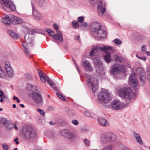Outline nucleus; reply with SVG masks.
<instances>
[{"mask_svg":"<svg viewBox=\"0 0 150 150\" xmlns=\"http://www.w3.org/2000/svg\"><path fill=\"white\" fill-rule=\"evenodd\" d=\"M0 3L2 7L5 10L6 8H8V6L9 3H11V1L9 0H0Z\"/></svg>","mask_w":150,"mask_h":150,"instance_id":"24","label":"nucleus"},{"mask_svg":"<svg viewBox=\"0 0 150 150\" xmlns=\"http://www.w3.org/2000/svg\"><path fill=\"white\" fill-rule=\"evenodd\" d=\"M116 138L117 137L115 135L110 132H107L101 135V139L103 142L105 143L108 142L114 141Z\"/></svg>","mask_w":150,"mask_h":150,"instance_id":"6","label":"nucleus"},{"mask_svg":"<svg viewBox=\"0 0 150 150\" xmlns=\"http://www.w3.org/2000/svg\"><path fill=\"white\" fill-rule=\"evenodd\" d=\"M118 93L120 97L127 100H133L135 99V95L130 88H123L119 89Z\"/></svg>","mask_w":150,"mask_h":150,"instance_id":"2","label":"nucleus"},{"mask_svg":"<svg viewBox=\"0 0 150 150\" xmlns=\"http://www.w3.org/2000/svg\"><path fill=\"white\" fill-rule=\"evenodd\" d=\"M23 131H31L33 130L32 128L30 126H25L23 127L22 129Z\"/></svg>","mask_w":150,"mask_h":150,"instance_id":"36","label":"nucleus"},{"mask_svg":"<svg viewBox=\"0 0 150 150\" xmlns=\"http://www.w3.org/2000/svg\"><path fill=\"white\" fill-rule=\"evenodd\" d=\"M72 24L73 26L76 28H77L79 27V24L77 21H74L72 22Z\"/></svg>","mask_w":150,"mask_h":150,"instance_id":"39","label":"nucleus"},{"mask_svg":"<svg viewBox=\"0 0 150 150\" xmlns=\"http://www.w3.org/2000/svg\"><path fill=\"white\" fill-rule=\"evenodd\" d=\"M5 127L8 130H11L12 129H15V130H18V128L16 125L14 126L11 120H8V121Z\"/></svg>","mask_w":150,"mask_h":150,"instance_id":"17","label":"nucleus"},{"mask_svg":"<svg viewBox=\"0 0 150 150\" xmlns=\"http://www.w3.org/2000/svg\"><path fill=\"white\" fill-rule=\"evenodd\" d=\"M8 120L6 118L3 117L0 119V126L5 127Z\"/></svg>","mask_w":150,"mask_h":150,"instance_id":"32","label":"nucleus"},{"mask_svg":"<svg viewBox=\"0 0 150 150\" xmlns=\"http://www.w3.org/2000/svg\"><path fill=\"white\" fill-rule=\"evenodd\" d=\"M22 45L24 48V51L26 54L27 55L29 53V51L28 48L27 47V45L24 43H22Z\"/></svg>","mask_w":150,"mask_h":150,"instance_id":"41","label":"nucleus"},{"mask_svg":"<svg viewBox=\"0 0 150 150\" xmlns=\"http://www.w3.org/2000/svg\"><path fill=\"white\" fill-rule=\"evenodd\" d=\"M99 54V52L98 47H93L90 53V56L93 59H94L95 57L97 58Z\"/></svg>","mask_w":150,"mask_h":150,"instance_id":"16","label":"nucleus"},{"mask_svg":"<svg viewBox=\"0 0 150 150\" xmlns=\"http://www.w3.org/2000/svg\"><path fill=\"white\" fill-rule=\"evenodd\" d=\"M84 142L87 146H89L90 145V142L88 139L84 140Z\"/></svg>","mask_w":150,"mask_h":150,"instance_id":"52","label":"nucleus"},{"mask_svg":"<svg viewBox=\"0 0 150 150\" xmlns=\"http://www.w3.org/2000/svg\"><path fill=\"white\" fill-rule=\"evenodd\" d=\"M18 137L16 138L14 140V142H15V144H19V142L18 141Z\"/></svg>","mask_w":150,"mask_h":150,"instance_id":"57","label":"nucleus"},{"mask_svg":"<svg viewBox=\"0 0 150 150\" xmlns=\"http://www.w3.org/2000/svg\"><path fill=\"white\" fill-rule=\"evenodd\" d=\"M11 22L13 24H21L23 22V20L21 18L13 15L11 16Z\"/></svg>","mask_w":150,"mask_h":150,"instance_id":"18","label":"nucleus"},{"mask_svg":"<svg viewBox=\"0 0 150 150\" xmlns=\"http://www.w3.org/2000/svg\"><path fill=\"white\" fill-rule=\"evenodd\" d=\"M71 123L74 125H77L78 124V122L76 120H74L72 121Z\"/></svg>","mask_w":150,"mask_h":150,"instance_id":"53","label":"nucleus"},{"mask_svg":"<svg viewBox=\"0 0 150 150\" xmlns=\"http://www.w3.org/2000/svg\"><path fill=\"white\" fill-rule=\"evenodd\" d=\"M134 135L136 138L137 141L140 144L142 145L143 144L142 141L141 139L140 135L137 132H134Z\"/></svg>","mask_w":150,"mask_h":150,"instance_id":"30","label":"nucleus"},{"mask_svg":"<svg viewBox=\"0 0 150 150\" xmlns=\"http://www.w3.org/2000/svg\"><path fill=\"white\" fill-rule=\"evenodd\" d=\"M50 86L54 89V90H56L57 88L56 86H55L54 84L53 83L52 85Z\"/></svg>","mask_w":150,"mask_h":150,"instance_id":"59","label":"nucleus"},{"mask_svg":"<svg viewBox=\"0 0 150 150\" xmlns=\"http://www.w3.org/2000/svg\"><path fill=\"white\" fill-rule=\"evenodd\" d=\"M56 132H44V134L45 135H49V136L52 137H56L55 136L56 134Z\"/></svg>","mask_w":150,"mask_h":150,"instance_id":"34","label":"nucleus"},{"mask_svg":"<svg viewBox=\"0 0 150 150\" xmlns=\"http://www.w3.org/2000/svg\"><path fill=\"white\" fill-rule=\"evenodd\" d=\"M8 8H6L5 10L9 11L10 10L14 11L16 10V8L15 5L11 1V3H9L8 6Z\"/></svg>","mask_w":150,"mask_h":150,"instance_id":"29","label":"nucleus"},{"mask_svg":"<svg viewBox=\"0 0 150 150\" xmlns=\"http://www.w3.org/2000/svg\"><path fill=\"white\" fill-rule=\"evenodd\" d=\"M111 106L112 109L116 110L121 109L123 107L122 103L117 100L112 101L111 103Z\"/></svg>","mask_w":150,"mask_h":150,"instance_id":"9","label":"nucleus"},{"mask_svg":"<svg viewBox=\"0 0 150 150\" xmlns=\"http://www.w3.org/2000/svg\"><path fill=\"white\" fill-rule=\"evenodd\" d=\"M26 78L29 80H31L32 78V76L31 74H26L25 75Z\"/></svg>","mask_w":150,"mask_h":150,"instance_id":"50","label":"nucleus"},{"mask_svg":"<svg viewBox=\"0 0 150 150\" xmlns=\"http://www.w3.org/2000/svg\"><path fill=\"white\" fill-rule=\"evenodd\" d=\"M25 42L28 44L30 43L33 41V35L32 33H27L25 36Z\"/></svg>","mask_w":150,"mask_h":150,"instance_id":"21","label":"nucleus"},{"mask_svg":"<svg viewBox=\"0 0 150 150\" xmlns=\"http://www.w3.org/2000/svg\"><path fill=\"white\" fill-rule=\"evenodd\" d=\"M105 3L104 1H99L97 4V7L99 12L103 14L105 11Z\"/></svg>","mask_w":150,"mask_h":150,"instance_id":"12","label":"nucleus"},{"mask_svg":"<svg viewBox=\"0 0 150 150\" xmlns=\"http://www.w3.org/2000/svg\"><path fill=\"white\" fill-rule=\"evenodd\" d=\"M37 110L42 115L45 116V112L43 110L39 108H37Z\"/></svg>","mask_w":150,"mask_h":150,"instance_id":"43","label":"nucleus"},{"mask_svg":"<svg viewBox=\"0 0 150 150\" xmlns=\"http://www.w3.org/2000/svg\"><path fill=\"white\" fill-rule=\"evenodd\" d=\"M99 50L100 51H103L105 52H107V51L109 50L112 51L115 50L113 47L107 45L99 48Z\"/></svg>","mask_w":150,"mask_h":150,"instance_id":"27","label":"nucleus"},{"mask_svg":"<svg viewBox=\"0 0 150 150\" xmlns=\"http://www.w3.org/2000/svg\"><path fill=\"white\" fill-rule=\"evenodd\" d=\"M11 21V16H6L2 19V22L6 24H10L12 22Z\"/></svg>","mask_w":150,"mask_h":150,"instance_id":"25","label":"nucleus"},{"mask_svg":"<svg viewBox=\"0 0 150 150\" xmlns=\"http://www.w3.org/2000/svg\"><path fill=\"white\" fill-rule=\"evenodd\" d=\"M87 25H88L87 23L86 22H84L81 25L83 27H87Z\"/></svg>","mask_w":150,"mask_h":150,"instance_id":"58","label":"nucleus"},{"mask_svg":"<svg viewBox=\"0 0 150 150\" xmlns=\"http://www.w3.org/2000/svg\"><path fill=\"white\" fill-rule=\"evenodd\" d=\"M98 123L101 126L106 127L108 125L107 121L104 118L99 117L97 118Z\"/></svg>","mask_w":150,"mask_h":150,"instance_id":"22","label":"nucleus"},{"mask_svg":"<svg viewBox=\"0 0 150 150\" xmlns=\"http://www.w3.org/2000/svg\"><path fill=\"white\" fill-rule=\"evenodd\" d=\"M103 65L100 66L96 68V71L98 73H100L102 74H103L104 73L103 70Z\"/></svg>","mask_w":150,"mask_h":150,"instance_id":"35","label":"nucleus"},{"mask_svg":"<svg viewBox=\"0 0 150 150\" xmlns=\"http://www.w3.org/2000/svg\"><path fill=\"white\" fill-rule=\"evenodd\" d=\"M136 56L137 58H138L139 59H141V60L144 61H145L146 60V59L145 57H140L137 54L136 55Z\"/></svg>","mask_w":150,"mask_h":150,"instance_id":"51","label":"nucleus"},{"mask_svg":"<svg viewBox=\"0 0 150 150\" xmlns=\"http://www.w3.org/2000/svg\"><path fill=\"white\" fill-rule=\"evenodd\" d=\"M113 42L116 44L119 45L122 43V41L118 38H116L114 40Z\"/></svg>","mask_w":150,"mask_h":150,"instance_id":"42","label":"nucleus"},{"mask_svg":"<svg viewBox=\"0 0 150 150\" xmlns=\"http://www.w3.org/2000/svg\"><path fill=\"white\" fill-rule=\"evenodd\" d=\"M89 128L86 126H83L81 127V131H89Z\"/></svg>","mask_w":150,"mask_h":150,"instance_id":"45","label":"nucleus"},{"mask_svg":"<svg viewBox=\"0 0 150 150\" xmlns=\"http://www.w3.org/2000/svg\"><path fill=\"white\" fill-rule=\"evenodd\" d=\"M146 74L147 78L150 80V67H149L146 69Z\"/></svg>","mask_w":150,"mask_h":150,"instance_id":"44","label":"nucleus"},{"mask_svg":"<svg viewBox=\"0 0 150 150\" xmlns=\"http://www.w3.org/2000/svg\"><path fill=\"white\" fill-rule=\"evenodd\" d=\"M62 135L68 138L72 139L75 137L74 134L72 132H59Z\"/></svg>","mask_w":150,"mask_h":150,"instance_id":"23","label":"nucleus"},{"mask_svg":"<svg viewBox=\"0 0 150 150\" xmlns=\"http://www.w3.org/2000/svg\"><path fill=\"white\" fill-rule=\"evenodd\" d=\"M8 33L12 38L14 39H17L20 37L18 35L11 30H8Z\"/></svg>","mask_w":150,"mask_h":150,"instance_id":"28","label":"nucleus"},{"mask_svg":"<svg viewBox=\"0 0 150 150\" xmlns=\"http://www.w3.org/2000/svg\"><path fill=\"white\" fill-rule=\"evenodd\" d=\"M29 95L37 103H40L42 101L41 96L38 93L34 91H30L29 93Z\"/></svg>","mask_w":150,"mask_h":150,"instance_id":"7","label":"nucleus"},{"mask_svg":"<svg viewBox=\"0 0 150 150\" xmlns=\"http://www.w3.org/2000/svg\"><path fill=\"white\" fill-rule=\"evenodd\" d=\"M84 20L83 16H80L78 17L77 19L78 21L81 23H83Z\"/></svg>","mask_w":150,"mask_h":150,"instance_id":"47","label":"nucleus"},{"mask_svg":"<svg viewBox=\"0 0 150 150\" xmlns=\"http://www.w3.org/2000/svg\"><path fill=\"white\" fill-rule=\"evenodd\" d=\"M21 137L26 139L35 137L36 134V132H20Z\"/></svg>","mask_w":150,"mask_h":150,"instance_id":"10","label":"nucleus"},{"mask_svg":"<svg viewBox=\"0 0 150 150\" xmlns=\"http://www.w3.org/2000/svg\"><path fill=\"white\" fill-rule=\"evenodd\" d=\"M57 96L61 100H64L65 99L64 97L61 95V93H57Z\"/></svg>","mask_w":150,"mask_h":150,"instance_id":"46","label":"nucleus"},{"mask_svg":"<svg viewBox=\"0 0 150 150\" xmlns=\"http://www.w3.org/2000/svg\"><path fill=\"white\" fill-rule=\"evenodd\" d=\"M3 149L4 150H8L9 148L8 145L6 143H4L2 145Z\"/></svg>","mask_w":150,"mask_h":150,"instance_id":"48","label":"nucleus"},{"mask_svg":"<svg viewBox=\"0 0 150 150\" xmlns=\"http://www.w3.org/2000/svg\"><path fill=\"white\" fill-rule=\"evenodd\" d=\"M146 49V45H143L141 47V50L143 52H145Z\"/></svg>","mask_w":150,"mask_h":150,"instance_id":"54","label":"nucleus"},{"mask_svg":"<svg viewBox=\"0 0 150 150\" xmlns=\"http://www.w3.org/2000/svg\"><path fill=\"white\" fill-rule=\"evenodd\" d=\"M49 124L52 125H55V123H54L52 121H51L50 122Z\"/></svg>","mask_w":150,"mask_h":150,"instance_id":"61","label":"nucleus"},{"mask_svg":"<svg viewBox=\"0 0 150 150\" xmlns=\"http://www.w3.org/2000/svg\"><path fill=\"white\" fill-rule=\"evenodd\" d=\"M98 97L99 102L102 104L109 103L111 100L109 94L105 92H99Z\"/></svg>","mask_w":150,"mask_h":150,"instance_id":"4","label":"nucleus"},{"mask_svg":"<svg viewBox=\"0 0 150 150\" xmlns=\"http://www.w3.org/2000/svg\"><path fill=\"white\" fill-rule=\"evenodd\" d=\"M90 28L92 32L94 33L100 29L101 27L100 23L95 22L91 24Z\"/></svg>","mask_w":150,"mask_h":150,"instance_id":"13","label":"nucleus"},{"mask_svg":"<svg viewBox=\"0 0 150 150\" xmlns=\"http://www.w3.org/2000/svg\"><path fill=\"white\" fill-rule=\"evenodd\" d=\"M38 74L41 81L44 83L46 82L49 79V77L41 70L38 69Z\"/></svg>","mask_w":150,"mask_h":150,"instance_id":"20","label":"nucleus"},{"mask_svg":"<svg viewBox=\"0 0 150 150\" xmlns=\"http://www.w3.org/2000/svg\"><path fill=\"white\" fill-rule=\"evenodd\" d=\"M146 54L148 56H150V52L147 51L146 52Z\"/></svg>","mask_w":150,"mask_h":150,"instance_id":"63","label":"nucleus"},{"mask_svg":"<svg viewBox=\"0 0 150 150\" xmlns=\"http://www.w3.org/2000/svg\"><path fill=\"white\" fill-rule=\"evenodd\" d=\"M4 95V93L2 91H0V98L2 97Z\"/></svg>","mask_w":150,"mask_h":150,"instance_id":"60","label":"nucleus"},{"mask_svg":"<svg viewBox=\"0 0 150 150\" xmlns=\"http://www.w3.org/2000/svg\"><path fill=\"white\" fill-rule=\"evenodd\" d=\"M113 57L116 61L118 62H121L122 61V57L117 55H115L113 56Z\"/></svg>","mask_w":150,"mask_h":150,"instance_id":"37","label":"nucleus"},{"mask_svg":"<svg viewBox=\"0 0 150 150\" xmlns=\"http://www.w3.org/2000/svg\"><path fill=\"white\" fill-rule=\"evenodd\" d=\"M87 82L88 84L91 86L92 91L95 92L98 88V80L94 77H93L90 75L87 76Z\"/></svg>","mask_w":150,"mask_h":150,"instance_id":"5","label":"nucleus"},{"mask_svg":"<svg viewBox=\"0 0 150 150\" xmlns=\"http://www.w3.org/2000/svg\"><path fill=\"white\" fill-rule=\"evenodd\" d=\"M31 4L33 10L32 14L35 17V19L37 21H40L42 20V15L36 9L34 4L32 1L31 2Z\"/></svg>","mask_w":150,"mask_h":150,"instance_id":"8","label":"nucleus"},{"mask_svg":"<svg viewBox=\"0 0 150 150\" xmlns=\"http://www.w3.org/2000/svg\"><path fill=\"white\" fill-rule=\"evenodd\" d=\"M46 31H47L48 33L49 34V35L50 36H53L54 35V32L52 30H50V29H48L46 28V29L45 30Z\"/></svg>","mask_w":150,"mask_h":150,"instance_id":"40","label":"nucleus"},{"mask_svg":"<svg viewBox=\"0 0 150 150\" xmlns=\"http://www.w3.org/2000/svg\"><path fill=\"white\" fill-rule=\"evenodd\" d=\"M18 99V98L16 96H13V99L14 100H17Z\"/></svg>","mask_w":150,"mask_h":150,"instance_id":"64","label":"nucleus"},{"mask_svg":"<svg viewBox=\"0 0 150 150\" xmlns=\"http://www.w3.org/2000/svg\"><path fill=\"white\" fill-rule=\"evenodd\" d=\"M122 150H130L129 149L127 148L126 147H124L123 149Z\"/></svg>","mask_w":150,"mask_h":150,"instance_id":"62","label":"nucleus"},{"mask_svg":"<svg viewBox=\"0 0 150 150\" xmlns=\"http://www.w3.org/2000/svg\"><path fill=\"white\" fill-rule=\"evenodd\" d=\"M4 68L6 72L2 68L0 65V78H4L6 76V73L10 77H12L14 75L13 68L11 65L10 62L7 60L4 61Z\"/></svg>","mask_w":150,"mask_h":150,"instance_id":"1","label":"nucleus"},{"mask_svg":"<svg viewBox=\"0 0 150 150\" xmlns=\"http://www.w3.org/2000/svg\"><path fill=\"white\" fill-rule=\"evenodd\" d=\"M82 64L83 67L86 71H91L93 70V69L91 65L86 60L82 61Z\"/></svg>","mask_w":150,"mask_h":150,"instance_id":"15","label":"nucleus"},{"mask_svg":"<svg viewBox=\"0 0 150 150\" xmlns=\"http://www.w3.org/2000/svg\"><path fill=\"white\" fill-rule=\"evenodd\" d=\"M93 63L96 68L102 64L101 62L97 59H93Z\"/></svg>","mask_w":150,"mask_h":150,"instance_id":"31","label":"nucleus"},{"mask_svg":"<svg viewBox=\"0 0 150 150\" xmlns=\"http://www.w3.org/2000/svg\"><path fill=\"white\" fill-rule=\"evenodd\" d=\"M57 34L53 36V38L55 40H58L60 41H63L62 34L61 32L60 33H57Z\"/></svg>","mask_w":150,"mask_h":150,"instance_id":"26","label":"nucleus"},{"mask_svg":"<svg viewBox=\"0 0 150 150\" xmlns=\"http://www.w3.org/2000/svg\"><path fill=\"white\" fill-rule=\"evenodd\" d=\"M94 34L100 38H104L106 37V32L105 30L101 29V28Z\"/></svg>","mask_w":150,"mask_h":150,"instance_id":"19","label":"nucleus"},{"mask_svg":"<svg viewBox=\"0 0 150 150\" xmlns=\"http://www.w3.org/2000/svg\"><path fill=\"white\" fill-rule=\"evenodd\" d=\"M104 58L107 63H109L111 61V57L110 53H108L104 56Z\"/></svg>","mask_w":150,"mask_h":150,"instance_id":"33","label":"nucleus"},{"mask_svg":"<svg viewBox=\"0 0 150 150\" xmlns=\"http://www.w3.org/2000/svg\"><path fill=\"white\" fill-rule=\"evenodd\" d=\"M125 71V68L124 66L118 64H115L111 68L110 73L111 74L116 75L119 74Z\"/></svg>","mask_w":150,"mask_h":150,"instance_id":"3","label":"nucleus"},{"mask_svg":"<svg viewBox=\"0 0 150 150\" xmlns=\"http://www.w3.org/2000/svg\"><path fill=\"white\" fill-rule=\"evenodd\" d=\"M136 71L140 75V80L144 84L145 82L146 79L145 76V73L143 69L140 67H138L136 69Z\"/></svg>","mask_w":150,"mask_h":150,"instance_id":"14","label":"nucleus"},{"mask_svg":"<svg viewBox=\"0 0 150 150\" xmlns=\"http://www.w3.org/2000/svg\"><path fill=\"white\" fill-rule=\"evenodd\" d=\"M53 26L54 29L56 30L57 33H60V31L58 30L59 27L56 24H54Z\"/></svg>","mask_w":150,"mask_h":150,"instance_id":"49","label":"nucleus"},{"mask_svg":"<svg viewBox=\"0 0 150 150\" xmlns=\"http://www.w3.org/2000/svg\"><path fill=\"white\" fill-rule=\"evenodd\" d=\"M129 83L130 86L132 88H135L137 86L138 82L135 79L134 73L132 74L130 76Z\"/></svg>","mask_w":150,"mask_h":150,"instance_id":"11","label":"nucleus"},{"mask_svg":"<svg viewBox=\"0 0 150 150\" xmlns=\"http://www.w3.org/2000/svg\"><path fill=\"white\" fill-rule=\"evenodd\" d=\"M27 88L29 90H30L33 89L32 88L34 89L35 90H36L37 89V88L36 86L31 85L30 84H28L27 85Z\"/></svg>","mask_w":150,"mask_h":150,"instance_id":"38","label":"nucleus"},{"mask_svg":"<svg viewBox=\"0 0 150 150\" xmlns=\"http://www.w3.org/2000/svg\"><path fill=\"white\" fill-rule=\"evenodd\" d=\"M112 147L111 146H108V147H106L103 149V150H111Z\"/></svg>","mask_w":150,"mask_h":150,"instance_id":"56","label":"nucleus"},{"mask_svg":"<svg viewBox=\"0 0 150 150\" xmlns=\"http://www.w3.org/2000/svg\"><path fill=\"white\" fill-rule=\"evenodd\" d=\"M47 81V83L50 85V86L53 83L52 81L49 79H48Z\"/></svg>","mask_w":150,"mask_h":150,"instance_id":"55","label":"nucleus"}]
</instances>
